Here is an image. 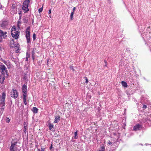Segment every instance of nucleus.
<instances>
[{"label":"nucleus","instance_id":"bb28decb","mask_svg":"<svg viewBox=\"0 0 151 151\" xmlns=\"http://www.w3.org/2000/svg\"><path fill=\"white\" fill-rule=\"evenodd\" d=\"M74 14V12H71L70 16V20H73V16Z\"/></svg>","mask_w":151,"mask_h":151},{"label":"nucleus","instance_id":"49530a36","mask_svg":"<svg viewBox=\"0 0 151 151\" xmlns=\"http://www.w3.org/2000/svg\"><path fill=\"white\" fill-rule=\"evenodd\" d=\"M51 9H50L49 10V14H50L51 13Z\"/></svg>","mask_w":151,"mask_h":151},{"label":"nucleus","instance_id":"8fccbe9b","mask_svg":"<svg viewBox=\"0 0 151 151\" xmlns=\"http://www.w3.org/2000/svg\"><path fill=\"white\" fill-rule=\"evenodd\" d=\"M21 17H22V15H20V16L19 17V19H21Z\"/></svg>","mask_w":151,"mask_h":151},{"label":"nucleus","instance_id":"7c9ffc66","mask_svg":"<svg viewBox=\"0 0 151 151\" xmlns=\"http://www.w3.org/2000/svg\"><path fill=\"white\" fill-rule=\"evenodd\" d=\"M28 21V19L25 18L23 19V22L24 23H27Z\"/></svg>","mask_w":151,"mask_h":151},{"label":"nucleus","instance_id":"ea45409f","mask_svg":"<svg viewBox=\"0 0 151 151\" xmlns=\"http://www.w3.org/2000/svg\"><path fill=\"white\" fill-rule=\"evenodd\" d=\"M35 52L34 51L32 52V56H35Z\"/></svg>","mask_w":151,"mask_h":151},{"label":"nucleus","instance_id":"6ab92c4d","mask_svg":"<svg viewBox=\"0 0 151 151\" xmlns=\"http://www.w3.org/2000/svg\"><path fill=\"white\" fill-rule=\"evenodd\" d=\"M32 111L34 113H37L38 112V109L36 107H34L32 108Z\"/></svg>","mask_w":151,"mask_h":151},{"label":"nucleus","instance_id":"4be33fe9","mask_svg":"<svg viewBox=\"0 0 151 151\" xmlns=\"http://www.w3.org/2000/svg\"><path fill=\"white\" fill-rule=\"evenodd\" d=\"M8 24V22L7 21H5L3 22L1 24V26L2 27H4Z\"/></svg>","mask_w":151,"mask_h":151},{"label":"nucleus","instance_id":"2eb2a0df","mask_svg":"<svg viewBox=\"0 0 151 151\" xmlns=\"http://www.w3.org/2000/svg\"><path fill=\"white\" fill-rule=\"evenodd\" d=\"M23 100L24 104L26 105L27 104L26 99H27V95H23Z\"/></svg>","mask_w":151,"mask_h":151},{"label":"nucleus","instance_id":"13d9d810","mask_svg":"<svg viewBox=\"0 0 151 151\" xmlns=\"http://www.w3.org/2000/svg\"><path fill=\"white\" fill-rule=\"evenodd\" d=\"M11 59L12 60V61H13V60H12V59L11 58Z\"/></svg>","mask_w":151,"mask_h":151},{"label":"nucleus","instance_id":"c03bdc74","mask_svg":"<svg viewBox=\"0 0 151 151\" xmlns=\"http://www.w3.org/2000/svg\"><path fill=\"white\" fill-rule=\"evenodd\" d=\"M27 125L25 122H24V127H26Z\"/></svg>","mask_w":151,"mask_h":151},{"label":"nucleus","instance_id":"423d86ee","mask_svg":"<svg viewBox=\"0 0 151 151\" xmlns=\"http://www.w3.org/2000/svg\"><path fill=\"white\" fill-rule=\"evenodd\" d=\"M6 32H3L2 31L0 30V42L2 41V37L4 38L6 36Z\"/></svg>","mask_w":151,"mask_h":151},{"label":"nucleus","instance_id":"58836bf2","mask_svg":"<svg viewBox=\"0 0 151 151\" xmlns=\"http://www.w3.org/2000/svg\"><path fill=\"white\" fill-rule=\"evenodd\" d=\"M104 63H105V65L104 66H105V67H107V61L106 60H104Z\"/></svg>","mask_w":151,"mask_h":151},{"label":"nucleus","instance_id":"6e6552de","mask_svg":"<svg viewBox=\"0 0 151 151\" xmlns=\"http://www.w3.org/2000/svg\"><path fill=\"white\" fill-rule=\"evenodd\" d=\"M142 128L141 126L139 124L135 125L133 127V130L134 131H137L140 130Z\"/></svg>","mask_w":151,"mask_h":151},{"label":"nucleus","instance_id":"6e6d98bb","mask_svg":"<svg viewBox=\"0 0 151 151\" xmlns=\"http://www.w3.org/2000/svg\"><path fill=\"white\" fill-rule=\"evenodd\" d=\"M18 23H20V21H18Z\"/></svg>","mask_w":151,"mask_h":151},{"label":"nucleus","instance_id":"9b49d317","mask_svg":"<svg viewBox=\"0 0 151 151\" xmlns=\"http://www.w3.org/2000/svg\"><path fill=\"white\" fill-rule=\"evenodd\" d=\"M17 139H12L11 142V145L17 146Z\"/></svg>","mask_w":151,"mask_h":151},{"label":"nucleus","instance_id":"20e7f679","mask_svg":"<svg viewBox=\"0 0 151 151\" xmlns=\"http://www.w3.org/2000/svg\"><path fill=\"white\" fill-rule=\"evenodd\" d=\"M12 37L15 39H17L19 38V32L17 31L16 32H11Z\"/></svg>","mask_w":151,"mask_h":151},{"label":"nucleus","instance_id":"9d476101","mask_svg":"<svg viewBox=\"0 0 151 151\" xmlns=\"http://www.w3.org/2000/svg\"><path fill=\"white\" fill-rule=\"evenodd\" d=\"M30 27L29 26H28L27 28L25 31L26 35L25 36H30Z\"/></svg>","mask_w":151,"mask_h":151},{"label":"nucleus","instance_id":"4468645a","mask_svg":"<svg viewBox=\"0 0 151 151\" xmlns=\"http://www.w3.org/2000/svg\"><path fill=\"white\" fill-rule=\"evenodd\" d=\"M26 39L27 43L29 44L31 42V40L30 38V36H25Z\"/></svg>","mask_w":151,"mask_h":151},{"label":"nucleus","instance_id":"a19ab883","mask_svg":"<svg viewBox=\"0 0 151 151\" xmlns=\"http://www.w3.org/2000/svg\"><path fill=\"white\" fill-rule=\"evenodd\" d=\"M41 151H45V148H43L42 147L41 148Z\"/></svg>","mask_w":151,"mask_h":151},{"label":"nucleus","instance_id":"ddd939ff","mask_svg":"<svg viewBox=\"0 0 151 151\" xmlns=\"http://www.w3.org/2000/svg\"><path fill=\"white\" fill-rule=\"evenodd\" d=\"M115 139L114 138L111 137V141H110L109 140H108L107 141V144L108 145H111L112 144H113L114 143H113V141H112V139Z\"/></svg>","mask_w":151,"mask_h":151},{"label":"nucleus","instance_id":"c9c22d12","mask_svg":"<svg viewBox=\"0 0 151 151\" xmlns=\"http://www.w3.org/2000/svg\"><path fill=\"white\" fill-rule=\"evenodd\" d=\"M26 129H27L26 127H24L23 131L24 132V133L25 134L26 133V132H27Z\"/></svg>","mask_w":151,"mask_h":151},{"label":"nucleus","instance_id":"39448f33","mask_svg":"<svg viewBox=\"0 0 151 151\" xmlns=\"http://www.w3.org/2000/svg\"><path fill=\"white\" fill-rule=\"evenodd\" d=\"M11 96L14 98H16L18 96V93L16 90L12 89V91L11 92Z\"/></svg>","mask_w":151,"mask_h":151},{"label":"nucleus","instance_id":"f03ea898","mask_svg":"<svg viewBox=\"0 0 151 151\" xmlns=\"http://www.w3.org/2000/svg\"><path fill=\"white\" fill-rule=\"evenodd\" d=\"M0 70L2 75H4L6 77H8V74L7 73L6 68L4 65H0Z\"/></svg>","mask_w":151,"mask_h":151},{"label":"nucleus","instance_id":"3c124183","mask_svg":"<svg viewBox=\"0 0 151 151\" xmlns=\"http://www.w3.org/2000/svg\"><path fill=\"white\" fill-rule=\"evenodd\" d=\"M113 134L114 135V136H116V134L115 133H113Z\"/></svg>","mask_w":151,"mask_h":151},{"label":"nucleus","instance_id":"cd10ccee","mask_svg":"<svg viewBox=\"0 0 151 151\" xmlns=\"http://www.w3.org/2000/svg\"><path fill=\"white\" fill-rule=\"evenodd\" d=\"M53 128V125L52 124H49V128L50 130L51 129Z\"/></svg>","mask_w":151,"mask_h":151},{"label":"nucleus","instance_id":"dca6fc26","mask_svg":"<svg viewBox=\"0 0 151 151\" xmlns=\"http://www.w3.org/2000/svg\"><path fill=\"white\" fill-rule=\"evenodd\" d=\"M6 95L4 93H3L1 97L0 96V99L1 98V101L2 102H4L5 98Z\"/></svg>","mask_w":151,"mask_h":151},{"label":"nucleus","instance_id":"79ce46f5","mask_svg":"<svg viewBox=\"0 0 151 151\" xmlns=\"http://www.w3.org/2000/svg\"><path fill=\"white\" fill-rule=\"evenodd\" d=\"M76 7H74L73 8V12L74 13V12L75 11V10H76Z\"/></svg>","mask_w":151,"mask_h":151},{"label":"nucleus","instance_id":"c85d7f7f","mask_svg":"<svg viewBox=\"0 0 151 151\" xmlns=\"http://www.w3.org/2000/svg\"><path fill=\"white\" fill-rule=\"evenodd\" d=\"M117 139H116V138H114L115 139H112V141H113V143H114L116 142L117 141V140L118 139H119V137L118 136H117Z\"/></svg>","mask_w":151,"mask_h":151},{"label":"nucleus","instance_id":"a211bd4d","mask_svg":"<svg viewBox=\"0 0 151 151\" xmlns=\"http://www.w3.org/2000/svg\"><path fill=\"white\" fill-rule=\"evenodd\" d=\"M10 47H13L15 44H14V40L13 39L10 40Z\"/></svg>","mask_w":151,"mask_h":151},{"label":"nucleus","instance_id":"393cba45","mask_svg":"<svg viewBox=\"0 0 151 151\" xmlns=\"http://www.w3.org/2000/svg\"><path fill=\"white\" fill-rule=\"evenodd\" d=\"M78 131H76L74 133V136L73 137L74 139H77L78 138Z\"/></svg>","mask_w":151,"mask_h":151},{"label":"nucleus","instance_id":"c756f323","mask_svg":"<svg viewBox=\"0 0 151 151\" xmlns=\"http://www.w3.org/2000/svg\"><path fill=\"white\" fill-rule=\"evenodd\" d=\"M105 150V147L103 146L102 147H101L100 150H99V151H104Z\"/></svg>","mask_w":151,"mask_h":151},{"label":"nucleus","instance_id":"aec40b11","mask_svg":"<svg viewBox=\"0 0 151 151\" xmlns=\"http://www.w3.org/2000/svg\"><path fill=\"white\" fill-rule=\"evenodd\" d=\"M121 84L122 86L124 87H127V84L126 82L122 81L121 82Z\"/></svg>","mask_w":151,"mask_h":151},{"label":"nucleus","instance_id":"7ed1b4c3","mask_svg":"<svg viewBox=\"0 0 151 151\" xmlns=\"http://www.w3.org/2000/svg\"><path fill=\"white\" fill-rule=\"evenodd\" d=\"M11 12L14 14L17 12V5L16 2H14L11 7Z\"/></svg>","mask_w":151,"mask_h":151},{"label":"nucleus","instance_id":"f704fd0d","mask_svg":"<svg viewBox=\"0 0 151 151\" xmlns=\"http://www.w3.org/2000/svg\"><path fill=\"white\" fill-rule=\"evenodd\" d=\"M70 69L72 70L73 71H75V69L73 68V66L70 65Z\"/></svg>","mask_w":151,"mask_h":151},{"label":"nucleus","instance_id":"5fc2aeb1","mask_svg":"<svg viewBox=\"0 0 151 151\" xmlns=\"http://www.w3.org/2000/svg\"><path fill=\"white\" fill-rule=\"evenodd\" d=\"M34 20H32V24H33V23H34Z\"/></svg>","mask_w":151,"mask_h":151},{"label":"nucleus","instance_id":"e433bc0d","mask_svg":"<svg viewBox=\"0 0 151 151\" xmlns=\"http://www.w3.org/2000/svg\"><path fill=\"white\" fill-rule=\"evenodd\" d=\"M6 121L7 122H9V118H6Z\"/></svg>","mask_w":151,"mask_h":151},{"label":"nucleus","instance_id":"de8ad7c7","mask_svg":"<svg viewBox=\"0 0 151 151\" xmlns=\"http://www.w3.org/2000/svg\"><path fill=\"white\" fill-rule=\"evenodd\" d=\"M0 105H2L3 106H4V103L3 102H1L0 104Z\"/></svg>","mask_w":151,"mask_h":151},{"label":"nucleus","instance_id":"0eeeda50","mask_svg":"<svg viewBox=\"0 0 151 151\" xmlns=\"http://www.w3.org/2000/svg\"><path fill=\"white\" fill-rule=\"evenodd\" d=\"M22 92L23 93V95H27V87L26 85L24 84L22 87Z\"/></svg>","mask_w":151,"mask_h":151},{"label":"nucleus","instance_id":"5701e85b","mask_svg":"<svg viewBox=\"0 0 151 151\" xmlns=\"http://www.w3.org/2000/svg\"><path fill=\"white\" fill-rule=\"evenodd\" d=\"M15 45H14V47L16 53H18L19 52V47L18 46H15Z\"/></svg>","mask_w":151,"mask_h":151},{"label":"nucleus","instance_id":"603ef678","mask_svg":"<svg viewBox=\"0 0 151 151\" xmlns=\"http://www.w3.org/2000/svg\"><path fill=\"white\" fill-rule=\"evenodd\" d=\"M108 1H109V3H110L111 0H108Z\"/></svg>","mask_w":151,"mask_h":151},{"label":"nucleus","instance_id":"f257e3e1","mask_svg":"<svg viewBox=\"0 0 151 151\" xmlns=\"http://www.w3.org/2000/svg\"><path fill=\"white\" fill-rule=\"evenodd\" d=\"M30 1L29 0H25L23 2L22 9L24 13L27 12L29 10L28 6Z\"/></svg>","mask_w":151,"mask_h":151},{"label":"nucleus","instance_id":"864d4df0","mask_svg":"<svg viewBox=\"0 0 151 151\" xmlns=\"http://www.w3.org/2000/svg\"><path fill=\"white\" fill-rule=\"evenodd\" d=\"M38 151H40V149H38Z\"/></svg>","mask_w":151,"mask_h":151},{"label":"nucleus","instance_id":"37998d69","mask_svg":"<svg viewBox=\"0 0 151 151\" xmlns=\"http://www.w3.org/2000/svg\"><path fill=\"white\" fill-rule=\"evenodd\" d=\"M52 144L51 145V146H50V150H51V149H52Z\"/></svg>","mask_w":151,"mask_h":151},{"label":"nucleus","instance_id":"a18cd8bd","mask_svg":"<svg viewBox=\"0 0 151 151\" xmlns=\"http://www.w3.org/2000/svg\"><path fill=\"white\" fill-rule=\"evenodd\" d=\"M22 11H20L19 12L18 14L19 15H21Z\"/></svg>","mask_w":151,"mask_h":151},{"label":"nucleus","instance_id":"1a4fd4ad","mask_svg":"<svg viewBox=\"0 0 151 151\" xmlns=\"http://www.w3.org/2000/svg\"><path fill=\"white\" fill-rule=\"evenodd\" d=\"M17 146L11 145L10 146V151H16L18 150Z\"/></svg>","mask_w":151,"mask_h":151},{"label":"nucleus","instance_id":"412c9836","mask_svg":"<svg viewBox=\"0 0 151 151\" xmlns=\"http://www.w3.org/2000/svg\"><path fill=\"white\" fill-rule=\"evenodd\" d=\"M30 54L28 52H26V61H28V58L30 57Z\"/></svg>","mask_w":151,"mask_h":151},{"label":"nucleus","instance_id":"f3484780","mask_svg":"<svg viewBox=\"0 0 151 151\" xmlns=\"http://www.w3.org/2000/svg\"><path fill=\"white\" fill-rule=\"evenodd\" d=\"M60 120V117L59 116H57L55 117V119L54 121V123H56L59 122Z\"/></svg>","mask_w":151,"mask_h":151},{"label":"nucleus","instance_id":"b1692460","mask_svg":"<svg viewBox=\"0 0 151 151\" xmlns=\"http://www.w3.org/2000/svg\"><path fill=\"white\" fill-rule=\"evenodd\" d=\"M147 121L149 122L151 124V114L148 115L147 116Z\"/></svg>","mask_w":151,"mask_h":151},{"label":"nucleus","instance_id":"473e14b6","mask_svg":"<svg viewBox=\"0 0 151 151\" xmlns=\"http://www.w3.org/2000/svg\"><path fill=\"white\" fill-rule=\"evenodd\" d=\"M36 35L35 33H34L33 35V40L34 41L36 39Z\"/></svg>","mask_w":151,"mask_h":151},{"label":"nucleus","instance_id":"72a5a7b5","mask_svg":"<svg viewBox=\"0 0 151 151\" xmlns=\"http://www.w3.org/2000/svg\"><path fill=\"white\" fill-rule=\"evenodd\" d=\"M84 78L85 79V83H87L88 82V80L87 78V77H84Z\"/></svg>","mask_w":151,"mask_h":151},{"label":"nucleus","instance_id":"4c0bfd02","mask_svg":"<svg viewBox=\"0 0 151 151\" xmlns=\"http://www.w3.org/2000/svg\"><path fill=\"white\" fill-rule=\"evenodd\" d=\"M147 108V106L146 105H144L143 106L142 108L143 109H145Z\"/></svg>","mask_w":151,"mask_h":151},{"label":"nucleus","instance_id":"09e8293b","mask_svg":"<svg viewBox=\"0 0 151 151\" xmlns=\"http://www.w3.org/2000/svg\"><path fill=\"white\" fill-rule=\"evenodd\" d=\"M32 58L33 60H34L35 59V56H32Z\"/></svg>","mask_w":151,"mask_h":151},{"label":"nucleus","instance_id":"f8f14e48","mask_svg":"<svg viewBox=\"0 0 151 151\" xmlns=\"http://www.w3.org/2000/svg\"><path fill=\"white\" fill-rule=\"evenodd\" d=\"M6 77L4 75H1L0 74V83H2L4 79V78Z\"/></svg>","mask_w":151,"mask_h":151},{"label":"nucleus","instance_id":"a878e982","mask_svg":"<svg viewBox=\"0 0 151 151\" xmlns=\"http://www.w3.org/2000/svg\"><path fill=\"white\" fill-rule=\"evenodd\" d=\"M17 31L16 30V27L14 26L12 28L11 32H16Z\"/></svg>","mask_w":151,"mask_h":151},{"label":"nucleus","instance_id":"2f4dec72","mask_svg":"<svg viewBox=\"0 0 151 151\" xmlns=\"http://www.w3.org/2000/svg\"><path fill=\"white\" fill-rule=\"evenodd\" d=\"M42 10H43V7H41V8H40L38 9V12H39V13H40L41 12H42Z\"/></svg>","mask_w":151,"mask_h":151},{"label":"nucleus","instance_id":"4d7b16f0","mask_svg":"<svg viewBox=\"0 0 151 151\" xmlns=\"http://www.w3.org/2000/svg\"><path fill=\"white\" fill-rule=\"evenodd\" d=\"M49 17H50V18H51V16L50 15H49Z\"/></svg>","mask_w":151,"mask_h":151}]
</instances>
